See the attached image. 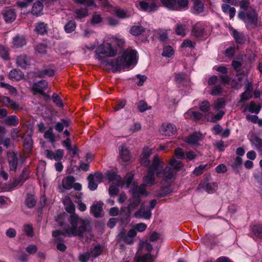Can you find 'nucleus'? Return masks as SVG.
Segmentation results:
<instances>
[{
    "instance_id": "c85d7f7f",
    "label": "nucleus",
    "mask_w": 262,
    "mask_h": 262,
    "mask_svg": "<svg viewBox=\"0 0 262 262\" xmlns=\"http://www.w3.org/2000/svg\"><path fill=\"white\" fill-rule=\"evenodd\" d=\"M172 188L170 185L162 186L160 190L157 192L156 196L159 198H163L168 195L172 191Z\"/></svg>"
},
{
    "instance_id": "49530a36",
    "label": "nucleus",
    "mask_w": 262,
    "mask_h": 262,
    "mask_svg": "<svg viewBox=\"0 0 262 262\" xmlns=\"http://www.w3.org/2000/svg\"><path fill=\"white\" fill-rule=\"evenodd\" d=\"M76 17L78 19H81L88 15V11L86 8H80L76 10L75 11Z\"/></svg>"
},
{
    "instance_id": "37998d69",
    "label": "nucleus",
    "mask_w": 262,
    "mask_h": 262,
    "mask_svg": "<svg viewBox=\"0 0 262 262\" xmlns=\"http://www.w3.org/2000/svg\"><path fill=\"white\" fill-rule=\"evenodd\" d=\"M251 143L259 151H262V139L255 136L251 140Z\"/></svg>"
},
{
    "instance_id": "8fccbe9b",
    "label": "nucleus",
    "mask_w": 262,
    "mask_h": 262,
    "mask_svg": "<svg viewBox=\"0 0 262 262\" xmlns=\"http://www.w3.org/2000/svg\"><path fill=\"white\" fill-rule=\"evenodd\" d=\"M103 250V247L100 245H98L94 247L93 249L91 251V253L95 257H97L102 253Z\"/></svg>"
},
{
    "instance_id": "774afa93",
    "label": "nucleus",
    "mask_w": 262,
    "mask_h": 262,
    "mask_svg": "<svg viewBox=\"0 0 262 262\" xmlns=\"http://www.w3.org/2000/svg\"><path fill=\"white\" fill-rule=\"evenodd\" d=\"M90 258V254L89 252H84L79 256V260L80 262H88Z\"/></svg>"
},
{
    "instance_id": "ddd939ff",
    "label": "nucleus",
    "mask_w": 262,
    "mask_h": 262,
    "mask_svg": "<svg viewBox=\"0 0 262 262\" xmlns=\"http://www.w3.org/2000/svg\"><path fill=\"white\" fill-rule=\"evenodd\" d=\"M16 63L18 67L26 69L30 65V59L27 55L22 54L17 57Z\"/></svg>"
},
{
    "instance_id": "f3484780",
    "label": "nucleus",
    "mask_w": 262,
    "mask_h": 262,
    "mask_svg": "<svg viewBox=\"0 0 262 262\" xmlns=\"http://www.w3.org/2000/svg\"><path fill=\"white\" fill-rule=\"evenodd\" d=\"M202 187L208 193H213L217 188V184L216 182L209 183L204 182L200 184Z\"/></svg>"
},
{
    "instance_id": "a878e982",
    "label": "nucleus",
    "mask_w": 262,
    "mask_h": 262,
    "mask_svg": "<svg viewBox=\"0 0 262 262\" xmlns=\"http://www.w3.org/2000/svg\"><path fill=\"white\" fill-rule=\"evenodd\" d=\"M107 178L109 181L119 186L123 184L121 177L115 172H109L107 174Z\"/></svg>"
},
{
    "instance_id": "5fc2aeb1",
    "label": "nucleus",
    "mask_w": 262,
    "mask_h": 262,
    "mask_svg": "<svg viewBox=\"0 0 262 262\" xmlns=\"http://www.w3.org/2000/svg\"><path fill=\"white\" fill-rule=\"evenodd\" d=\"M176 32L177 35L184 36L186 34V26L178 24L176 29Z\"/></svg>"
},
{
    "instance_id": "69168bd1",
    "label": "nucleus",
    "mask_w": 262,
    "mask_h": 262,
    "mask_svg": "<svg viewBox=\"0 0 262 262\" xmlns=\"http://www.w3.org/2000/svg\"><path fill=\"white\" fill-rule=\"evenodd\" d=\"M252 95L251 93L247 92L242 93L241 95V99L239 101V102L243 103L247 101L252 97Z\"/></svg>"
},
{
    "instance_id": "6e6d98bb",
    "label": "nucleus",
    "mask_w": 262,
    "mask_h": 262,
    "mask_svg": "<svg viewBox=\"0 0 262 262\" xmlns=\"http://www.w3.org/2000/svg\"><path fill=\"white\" fill-rule=\"evenodd\" d=\"M225 114V112L223 111H219L216 114H213L210 119V122H216V121L221 120Z\"/></svg>"
},
{
    "instance_id": "423d86ee",
    "label": "nucleus",
    "mask_w": 262,
    "mask_h": 262,
    "mask_svg": "<svg viewBox=\"0 0 262 262\" xmlns=\"http://www.w3.org/2000/svg\"><path fill=\"white\" fill-rule=\"evenodd\" d=\"M89 181V188L91 190H95L98 187V184L102 182V174L101 172H96L94 174H90L88 177Z\"/></svg>"
},
{
    "instance_id": "4468645a",
    "label": "nucleus",
    "mask_w": 262,
    "mask_h": 262,
    "mask_svg": "<svg viewBox=\"0 0 262 262\" xmlns=\"http://www.w3.org/2000/svg\"><path fill=\"white\" fill-rule=\"evenodd\" d=\"M202 138L203 136L201 133L195 132L186 138L185 141L189 144L195 145L199 141H201Z\"/></svg>"
},
{
    "instance_id": "b1692460",
    "label": "nucleus",
    "mask_w": 262,
    "mask_h": 262,
    "mask_svg": "<svg viewBox=\"0 0 262 262\" xmlns=\"http://www.w3.org/2000/svg\"><path fill=\"white\" fill-rule=\"evenodd\" d=\"M75 181V179L73 176H69L64 178L62 181V185L63 187L69 190L72 188L73 184Z\"/></svg>"
},
{
    "instance_id": "412c9836",
    "label": "nucleus",
    "mask_w": 262,
    "mask_h": 262,
    "mask_svg": "<svg viewBox=\"0 0 262 262\" xmlns=\"http://www.w3.org/2000/svg\"><path fill=\"white\" fill-rule=\"evenodd\" d=\"M222 10L224 13L228 14L231 19L233 18L236 13L235 8L231 7L229 5L225 3L222 4Z\"/></svg>"
},
{
    "instance_id": "603ef678",
    "label": "nucleus",
    "mask_w": 262,
    "mask_h": 262,
    "mask_svg": "<svg viewBox=\"0 0 262 262\" xmlns=\"http://www.w3.org/2000/svg\"><path fill=\"white\" fill-rule=\"evenodd\" d=\"M252 232L256 237L262 238V225L253 226Z\"/></svg>"
},
{
    "instance_id": "a211bd4d",
    "label": "nucleus",
    "mask_w": 262,
    "mask_h": 262,
    "mask_svg": "<svg viewBox=\"0 0 262 262\" xmlns=\"http://www.w3.org/2000/svg\"><path fill=\"white\" fill-rule=\"evenodd\" d=\"M48 25L43 22H38L35 24L34 31L38 34L43 35L47 33Z\"/></svg>"
},
{
    "instance_id": "ea45409f",
    "label": "nucleus",
    "mask_w": 262,
    "mask_h": 262,
    "mask_svg": "<svg viewBox=\"0 0 262 262\" xmlns=\"http://www.w3.org/2000/svg\"><path fill=\"white\" fill-rule=\"evenodd\" d=\"M43 137L45 139H49L51 143H54L56 141L55 136L53 133V128L52 127H50L45 132Z\"/></svg>"
},
{
    "instance_id": "2f4dec72",
    "label": "nucleus",
    "mask_w": 262,
    "mask_h": 262,
    "mask_svg": "<svg viewBox=\"0 0 262 262\" xmlns=\"http://www.w3.org/2000/svg\"><path fill=\"white\" fill-rule=\"evenodd\" d=\"M13 44L17 48H20L26 44V40L24 36L17 35L13 39Z\"/></svg>"
},
{
    "instance_id": "680f3d73",
    "label": "nucleus",
    "mask_w": 262,
    "mask_h": 262,
    "mask_svg": "<svg viewBox=\"0 0 262 262\" xmlns=\"http://www.w3.org/2000/svg\"><path fill=\"white\" fill-rule=\"evenodd\" d=\"M35 51L39 54H45L47 51V46L44 44H39L37 45L35 48Z\"/></svg>"
},
{
    "instance_id": "4c0bfd02",
    "label": "nucleus",
    "mask_w": 262,
    "mask_h": 262,
    "mask_svg": "<svg viewBox=\"0 0 262 262\" xmlns=\"http://www.w3.org/2000/svg\"><path fill=\"white\" fill-rule=\"evenodd\" d=\"M243 77L240 74H238L232 81V87L235 89H239L242 86V80Z\"/></svg>"
},
{
    "instance_id": "7ed1b4c3",
    "label": "nucleus",
    "mask_w": 262,
    "mask_h": 262,
    "mask_svg": "<svg viewBox=\"0 0 262 262\" xmlns=\"http://www.w3.org/2000/svg\"><path fill=\"white\" fill-rule=\"evenodd\" d=\"M183 166V163L179 160L172 159L170 160L168 165L164 170L157 171V177L162 178L166 182L174 179L177 172Z\"/></svg>"
},
{
    "instance_id": "aec40b11",
    "label": "nucleus",
    "mask_w": 262,
    "mask_h": 262,
    "mask_svg": "<svg viewBox=\"0 0 262 262\" xmlns=\"http://www.w3.org/2000/svg\"><path fill=\"white\" fill-rule=\"evenodd\" d=\"M246 20L247 23L249 24L256 25L257 24V14L254 9L246 13Z\"/></svg>"
},
{
    "instance_id": "5701e85b",
    "label": "nucleus",
    "mask_w": 262,
    "mask_h": 262,
    "mask_svg": "<svg viewBox=\"0 0 262 262\" xmlns=\"http://www.w3.org/2000/svg\"><path fill=\"white\" fill-rule=\"evenodd\" d=\"M119 154L122 160L124 162L128 161L130 158V152L128 148L122 145L119 147Z\"/></svg>"
},
{
    "instance_id": "f03ea898",
    "label": "nucleus",
    "mask_w": 262,
    "mask_h": 262,
    "mask_svg": "<svg viewBox=\"0 0 262 262\" xmlns=\"http://www.w3.org/2000/svg\"><path fill=\"white\" fill-rule=\"evenodd\" d=\"M70 226L65 228L68 237H83L86 232L90 222L88 220L80 217L78 215H71L68 220Z\"/></svg>"
},
{
    "instance_id": "bb28decb",
    "label": "nucleus",
    "mask_w": 262,
    "mask_h": 262,
    "mask_svg": "<svg viewBox=\"0 0 262 262\" xmlns=\"http://www.w3.org/2000/svg\"><path fill=\"white\" fill-rule=\"evenodd\" d=\"M43 8V5L42 3L37 1L33 4L31 12L32 14L38 16L42 14Z\"/></svg>"
},
{
    "instance_id": "0e129e2a",
    "label": "nucleus",
    "mask_w": 262,
    "mask_h": 262,
    "mask_svg": "<svg viewBox=\"0 0 262 262\" xmlns=\"http://www.w3.org/2000/svg\"><path fill=\"white\" fill-rule=\"evenodd\" d=\"M53 100L54 103L58 106L62 107L63 106V104L59 97V96L56 93H54L52 95Z\"/></svg>"
},
{
    "instance_id": "13d9d810",
    "label": "nucleus",
    "mask_w": 262,
    "mask_h": 262,
    "mask_svg": "<svg viewBox=\"0 0 262 262\" xmlns=\"http://www.w3.org/2000/svg\"><path fill=\"white\" fill-rule=\"evenodd\" d=\"M207 166V164L200 165L199 166L196 167L194 169V170L193 171V173L196 176H198L202 174L204 172Z\"/></svg>"
},
{
    "instance_id": "1a4fd4ad",
    "label": "nucleus",
    "mask_w": 262,
    "mask_h": 262,
    "mask_svg": "<svg viewBox=\"0 0 262 262\" xmlns=\"http://www.w3.org/2000/svg\"><path fill=\"white\" fill-rule=\"evenodd\" d=\"M136 218L149 220L151 216V212L150 210H145L144 203H142L139 209L134 214Z\"/></svg>"
},
{
    "instance_id": "e433bc0d",
    "label": "nucleus",
    "mask_w": 262,
    "mask_h": 262,
    "mask_svg": "<svg viewBox=\"0 0 262 262\" xmlns=\"http://www.w3.org/2000/svg\"><path fill=\"white\" fill-rule=\"evenodd\" d=\"M177 9L174 10H186L188 8V1L187 0H176Z\"/></svg>"
},
{
    "instance_id": "f257e3e1",
    "label": "nucleus",
    "mask_w": 262,
    "mask_h": 262,
    "mask_svg": "<svg viewBox=\"0 0 262 262\" xmlns=\"http://www.w3.org/2000/svg\"><path fill=\"white\" fill-rule=\"evenodd\" d=\"M96 58L105 66H110L113 73H116L122 69L128 68L130 65L137 62V51L134 50H126L122 56L114 59H105V57H114L117 50L110 43L106 45L101 44L95 51Z\"/></svg>"
},
{
    "instance_id": "a19ab883",
    "label": "nucleus",
    "mask_w": 262,
    "mask_h": 262,
    "mask_svg": "<svg viewBox=\"0 0 262 262\" xmlns=\"http://www.w3.org/2000/svg\"><path fill=\"white\" fill-rule=\"evenodd\" d=\"M55 74V71L52 69H46L40 71L38 73V77L40 78L45 77V76H53Z\"/></svg>"
},
{
    "instance_id": "e2e57ef3",
    "label": "nucleus",
    "mask_w": 262,
    "mask_h": 262,
    "mask_svg": "<svg viewBox=\"0 0 262 262\" xmlns=\"http://www.w3.org/2000/svg\"><path fill=\"white\" fill-rule=\"evenodd\" d=\"M173 53L172 48L168 46L164 48L162 55L165 57H170L173 54Z\"/></svg>"
},
{
    "instance_id": "0eeeda50",
    "label": "nucleus",
    "mask_w": 262,
    "mask_h": 262,
    "mask_svg": "<svg viewBox=\"0 0 262 262\" xmlns=\"http://www.w3.org/2000/svg\"><path fill=\"white\" fill-rule=\"evenodd\" d=\"M7 157L10 171H16L18 165V159L21 157L20 155L14 151H9Z\"/></svg>"
},
{
    "instance_id": "393cba45",
    "label": "nucleus",
    "mask_w": 262,
    "mask_h": 262,
    "mask_svg": "<svg viewBox=\"0 0 262 262\" xmlns=\"http://www.w3.org/2000/svg\"><path fill=\"white\" fill-rule=\"evenodd\" d=\"M52 236L56 242H62L63 241L62 236H67L66 228H64L62 230H56L53 231Z\"/></svg>"
},
{
    "instance_id": "f8f14e48",
    "label": "nucleus",
    "mask_w": 262,
    "mask_h": 262,
    "mask_svg": "<svg viewBox=\"0 0 262 262\" xmlns=\"http://www.w3.org/2000/svg\"><path fill=\"white\" fill-rule=\"evenodd\" d=\"M139 5L140 9L147 11L148 12H152L157 10L158 6L155 2L148 3L145 1L139 2Z\"/></svg>"
},
{
    "instance_id": "cd10ccee",
    "label": "nucleus",
    "mask_w": 262,
    "mask_h": 262,
    "mask_svg": "<svg viewBox=\"0 0 262 262\" xmlns=\"http://www.w3.org/2000/svg\"><path fill=\"white\" fill-rule=\"evenodd\" d=\"M243 163L242 159L239 157H235L234 162L231 164L233 171L238 173L240 172Z\"/></svg>"
},
{
    "instance_id": "58836bf2",
    "label": "nucleus",
    "mask_w": 262,
    "mask_h": 262,
    "mask_svg": "<svg viewBox=\"0 0 262 262\" xmlns=\"http://www.w3.org/2000/svg\"><path fill=\"white\" fill-rule=\"evenodd\" d=\"M261 108L259 104H256L254 101H251L248 106V111L251 113L258 114Z\"/></svg>"
},
{
    "instance_id": "c03bdc74",
    "label": "nucleus",
    "mask_w": 262,
    "mask_h": 262,
    "mask_svg": "<svg viewBox=\"0 0 262 262\" xmlns=\"http://www.w3.org/2000/svg\"><path fill=\"white\" fill-rule=\"evenodd\" d=\"M162 4L169 9L174 10L177 9L176 0H160Z\"/></svg>"
},
{
    "instance_id": "c9c22d12",
    "label": "nucleus",
    "mask_w": 262,
    "mask_h": 262,
    "mask_svg": "<svg viewBox=\"0 0 262 262\" xmlns=\"http://www.w3.org/2000/svg\"><path fill=\"white\" fill-rule=\"evenodd\" d=\"M232 35L234 38L236 42L238 43H243L246 40L244 34L242 33H240L235 30H233Z\"/></svg>"
},
{
    "instance_id": "bf43d9fd",
    "label": "nucleus",
    "mask_w": 262,
    "mask_h": 262,
    "mask_svg": "<svg viewBox=\"0 0 262 262\" xmlns=\"http://www.w3.org/2000/svg\"><path fill=\"white\" fill-rule=\"evenodd\" d=\"M0 56L4 59L9 58L8 49L2 45H0Z\"/></svg>"
},
{
    "instance_id": "20e7f679",
    "label": "nucleus",
    "mask_w": 262,
    "mask_h": 262,
    "mask_svg": "<svg viewBox=\"0 0 262 262\" xmlns=\"http://www.w3.org/2000/svg\"><path fill=\"white\" fill-rule=\"evenodd\" d=\"M130 191L132 196L129 200V203L127 206L129 213L136 209L140 204H141L140 195L147 194L144 185L138 186L137 184L133 183L130 188Z\"/></svg>"
},
{
    "instance_id": "052dcab7",
    "label": "nucleus",
    "mask_w": 262,
    "mask_h": 262,
    "mask_svg": "<svg viewBox=\"0 0 262 262\" xmlns=\"http://www.w3.org/2000/svg\"><path fill=\"white\" fill-rule=\"evenodd\" d=\"M115 13L118 17L120 18H125L129 17L130 16L128 15L126 11L123 9H117L115 11Z\"/></svg>"
},
{
    "instance_id": "338daca9",
    "label": "nucleus",
    "mask_w": 262,
    "mask_h": 262,
    "mask_svg": "<svg viewBox=\"0 0 262 262\" xmlns=\"http://www.w3.org/2000/svg\"><path fill=\"white\" fill-rule=\"evenodd\" d=\"M238 6H239L241 9L245 10L250 6V0H241L238 1Z\"/></svg>"
},
{
    "instance_id": "6ab92c4d",
    "label": "nucleus",
    "mask_w": 262,
    "mask_h": 262,
    "mask_svg": "<svg viewBox=\"0 0 262 262\" xmlns=\"http://www.w3.org/2000/svg\"><path fill=\"white\" fill-rule=\"evenodd\" d=\"M103 210L102 204L97 203L91 207V212L96 217H101V213Z\"/></svg>"
},
{
    "instance_id": "4d7b16f0",
    "label": "nucleus",
    "mask_w": 262,
    "mask_h": 262,
    "mask_svg": "<svg viewBox=\"0 0 262 262\" xmlns=\"http://www.w3.org/2000/svg\"><path fill=\"white\" fill-rule=\"evenodd\" d=\"M137 106L140 112H144L146 110L151 109V107H148L147 103L144 101H140L138 103Z\"/></svg>"
},
{
    "instance_id": "09e8293b",
    "label": "nucleus",
    "mask_w": 262,
    "mask_h": 262,
    "mask_svg": "<svg viewBox=\"0 0 262 262\" xmlns=\"http://www.w3.org/2000/svg\"><path fill=\"white\" fill-rule=\"evenodd\" d=\"M210 108V104L207 100H204L200 102L199 104L200 110L204 112L207 113L209 111Z\"/></svg>"
},
{
    "instance_id": "4be33fe9",
    "label": "nucleus",
    "mask_w": 262,
    "mask_h": 262,
    "mask_svg": "<svg viewBox=\"0 0 262 262\" xmlns=\"http://www.w3.org/2000/svg\"><path fill=\"white\" fill-rule=\"evenodd\" d=\"M155 173L148 170L147 174L143 178L144 182L145 184L143 185L145 186H150L155 183Z\"/></svg>"
},
{
    "instance_id": "9d476101",
    "label": "nucleus",
    "mask_w": 262,
    "mask_h": 262,
    "mask_svg": "<svg viewBox=\"0 0 262 262\" xmlns=\"http://www.w3.org/2000/svg\"><path fill=\"white\" fill-rule=\"evenodd\" d=\"M3 18L7 24H10L13 22L16 18V12L14 9H7L3 11Z\"/></svg>"
},
{
    "instance_id": "9b49d317",
    "label": "nucleus",
    "mask_w": 262,
    "mask_h": 262,
    "mask_svg": "<svg viewBox=\"0 0 262 262\" xmlns=\"http://www.w3.org/2000/svg\"><path fill=\"white\" fill-rule=\"evenodd\" d=\"M137 232L135 229H130L128 231L127 234H125L124 231H121L119 235L120 237L126 244L130 245L134 242V238L136 236Z\"/></svg>"
},
{
    "instance_id": "79ce46f5",
    "label": "nucleus",
    "mask_w": 262,
    "mask_h": 262,
    "mask_svg": "<svg viewBox=\"0 0 262 262\" xmlns=\"http://www.w3.org/2000/svg\"><path fill=\"white\" fill-rule=\"evenodd\" d=\"M145 31V29L141 26H134L130 30V33L134 36H138Z\"/></svg>"
},
{
    "instance_id": "864d4df0",
    "label": "nucleus",
    "mask_w": 262,
    "mask_h": 262,
    "mask_svg": "<svg viewBox=\"0 0 262 262\" xmlns=\"http://www.w3.org/2000/svg\"><path fill=\"white\" fill-rule=\"evenodd\" d=\"M76 23L74 21H69L64 26V30L67 33H71L74 31L76 28Z\"/></svg>"
},
{
    "instance_id": "3c124183",
    "label": "nucleus",
    "mask_w": 262,
    "mask_h": 262,
    "mask_svg": "<svg viewBox=\"0 0 262 262\" xmlns=\"http://www.w3.org/2000/svg\"><path fill=\"white\" fill-rule=\"evenodd\" d=\"M77 4L82 5L86 7L94 6L96 7L94 0H73Z\"/></svg>"
},
{
    "instance_id": "6e6552de",
    "label": "nucleus",
    "mask_w": 262,
    "mask_h": 262,
    "mask_svg": "<svg viewBox=\"0 0 262 262\" xmlns=\"http://www.w3.org/2000/svg\"><path fill=\"white\" fill-rule=\"evenodd\" d=\"M160 133L165 136H171L173 135L177 132L176 126L171 123L163 124L160 129Z\"/></svg>"
},
{
    "instance_id": "c756f323",
    "label": "nucleus",
    "mask_w": 262,
    "mask_h": 262,
    "mask_svg": "<svg viewBox=\"0 0 262 262\" xmlns=\"http://www.w3.org/2000/svg\"><path fill=\"white\" fill-rule=\"evenodd\" d=\"M4 123L8 125L16 126L19 123V119L17 116L11 115L5 118Z\"/></svg>"
},
{
    "instance_id": "2eb2a0df",
    "label": "nucleus",
    "mask_w": 262,
    "mask_h": 262,
    "mask_svg": "<svg viewBox=\"0 0 262 262\" xmlns=\"http://www.w3.org/2000/svg\"><path fill=\"white\" fill-rule=\"evenodd\" d=\"M24 73L19 69L12 70L9 74V78L12 81H19L24 77Z\"/></svg>"
},
{
    "instance_id": "473e14b6",
    "label": "nucleus",
    "mask_w": 262,
    "mask_h": 262,
    "mask_svg": "<svg viewBox=\"0 0 262 262\" xmlns=\"http://www.w3.org/2000/svg\"><path fill=\"white\" fill-rule=\"evenodd\" d=\"M160 163V161L159 156L157 155H155L152 162L151 165L149 166L148 170L155 173L158 169Z\"/></svg>"
},
{
    "instance_id": "a18cd8bd",
    "label": "nucleus",
    "mask_w": 262,
    "mask_h": 262,
    "mask_svg": "<svg viewBox=\"0 0 262 262\" xmlns=\"http://www.w3.org/2000/svg\"><path fill=\"white\" fill-rule=\"evenodd\" d=\"M193 3V8L197 13L203 12L204 5L200 0H192Z\"/></svg>"
},
{
    "instance_id": "72a5a7b5",
    "label": "nucleus",
    "mask_w": 262,
    "mask_h": 262,
    "mask_svg": "<svg viewBox=\"0 0 262 262\" xmlns=\"http://www.w3.org/2000/svg\"><path fill=\"white\" fill-rule=\"evenodd\" d=\"M191 35L195 38L200 39L205 35L204 29L202 28L195 26L192 30Z\"/></svg>"
},
{
    "instance_id": "de8ad7c7",
    "label": "nucleus",
    "mask_w": 262,
    "mask_h": 262,
    "mask_svg": "<svg viewBox=\"0 0 262 262\" xmlns=\"http://www.w3.org/2000/svg\"><path fill=\"white\" fill-rule=\"evenodd\" d=\"M154 260L153 256L149 253H147L137 258V261L140 262H153Z\"/></svg>"
},
{
    "instance_id": "dca6fc26",
    "label": "nucleus",
    "mask_w": 262,
    "mask_h": 262,
    "mask_svg": "<svg viewBox=\"0 0 262 262\" xmlns=\"http://www.w3.org/2000/svg\"><path fill=\"white\" fill-rule=\"evenodd\" d=\"M1 102L6 106H7L14 110L19 108V105L16 102L12 100L10 98L6 96H3L1 99Z\"/></svg>"
},
{
    "instance_id": "39448f33",
    "label": "nucleus",
    "mask_w": 262,
    "mask_h": 262,
    "mask_svg": "<svg viewBox=\"0 0 262 262\" xmlns=\"http://www.w3.org/2000/svg\"><path fill=\"white\" fill-rule=\"evenodd\" d=\"M48 82L45 80H42L34 83L30 89L34 94L39 93L43 96H48L49 97V96L47 95L44 92L48 88Z\"/></svg>"
},
{
    "instance_id": "7c9ffc66",
    "label": "nucleus",
    "mask_w": 262,
    "mask_h": 262,
    "mask_svg": "<svg viewBox=\"0 0 262 262\" xmlns=\"http://www.w3.org/2000/svg\"><path fill=\"white\" fill-rule=\"evenodd\" d=\"M63 204L65 206V210L70 213H73L75 211V207L74 203L70 198L67 197L63 201Z\"/></svg>"
},
{
    "instance_id": "f704fd0d",
    "label": "nucleus",
    "mask_w": 262,
    "mask_h": 262,
    "mask_svg": "<svg viewBox=\"0 0 262 262\" xmlns=\"http://www.w3.org/2000/svg\"><path fill=\"white\" fill-rule=\"evenodd\" d=\"M36 204V199L31 194H27L25 199V204L29 208H33Z\"/></svg>"
}]
</instances>
